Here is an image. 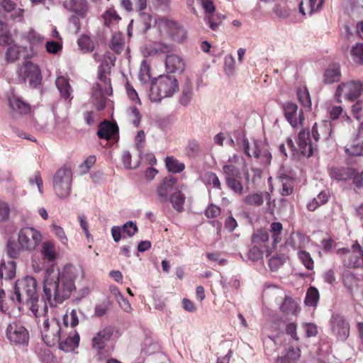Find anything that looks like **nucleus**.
I'll use <instances>...</instances> for the list:
<instances>
[{"mask_svg":"<svg viewBox=\"0 0 363 363\" xmlns=\"http://www.w3.org/2000/svg\"><path fill=\"white\" fill-rule=\"evenodd\" d=\"M82 273L81 267L72 264L65 265L61 272H55L52 267L48 269L43 285L44 298L51 306L62 303L70 297L76 289L74 281Z\"/></svg>","mask_w":363,"mask_h":363,"instance_id":"nucleus-1","label":"nucleus"},{"mask_svg":"<svg viewBox=\"0 0 363 363\" xmlns=\"http://www.w3.org/2000/svg\"><path fill=\"white\" fill-rule=\"evenodd\" d=\"M178 88V81L174 77L160 75L152 82L150 99L152 102H159L165 97L172 96Z\"/></svg>","mask_w":363,"mask_h":363,"instance_id":"nucleus-2","label":"nucleus"},{"mask_svg":"<svg viewBox=\"0 0 363 363\" xmlns=\"http://www.w3.org/2000/svg\"><path fill=\"white\" fill-rule=\"evenodd\" d=\"M38 284L32 277L26 276L21 279H18L14 286V293L11 296V300L14 303L24 305L25 302L34 299L37 294Z\"/></svg>","mask_w":363,"mask_h":363,"instance_id":"nucleus-3","label":"nucleus"},{"mask_svg":"<svg viewBox=\"0 0 363 363\" xmlns=\"http://www.w3.org/2000/svg\"><path fill=\"white\" fill-rule=\"evenodd\" d=\"M72 171L69 166L64 165L53 176V189L60 199L68 197L71 193Z\"/></svg>","mask_w":363,"mask_h":363,"instance_id":"nucleus-4","label":"nucleus"},{"mask_svg":"<svg viewBox=\"0 0 363 363\" xmlns=\"http://www.w3.org/2000/svg\"><path fill=\"white\" fill-rule=\"evenodd\" d=\"M242 147L245 153L250 157H254L262 164L267 165L271 163L272 155L261 141L255 140L252 146L250 145L247 138L242 140Z\"/></svg>","mask_w":363,"mask_h":363,"instance_id":"nucleus-5","label":"nucleus"},{"mask_svg":"<svg viewBox=\"0 0 363 363\" xmlns=\"http://www.w3.org/2000/svg\"><path fill=\"white\" fill-rule=\"evenodd\" d=\"M337 254L340 256L343 264L348 268L359 267L363 263V251L357 241L352 245L351 249H338Z\"/></svg>","mask_w":363,"mask_h":363,"instance_id":"nucleus-6","label":"nucleus"},{"mask_svg":"<svg viewBox=\"0 0 363 363\" xmlns=\"http://www.w3.org/2000/svg\"><path fill=\"white\" fill-rule=\"evenodd\" d=\"M61 326L56 318L46 319L41 329L42 337L45 343L50 346H55L61 339Z\"/></svg>","mask_w":363,"mask_h":363,"instance_id":"nucleus-7","label":"nucleus"},{"mask_svg":"<svg viewBox=\"0 0 363 363\" xmlns=\"http://www.w3.org/2000/svg\"><path fill=\"white\" fill-rule=\"evenodd\" d=\"M41 241L40 232L33 228H23L18 233V242L25 250H34Z\"/></svg>","mask_w":363,"mask_h":363,"instance_id":"nucleus-8","label":"nucleus"},{"mask_svg":"<svg viewBox=\"0 0 363 363\" xmlns=\"http://www.w3.org/2000/svg\"><path fill=\"white\" fill-rule=\"evenodd\" d=\"M363 91V84L359 81H350L340 84L335 91V96L338 102H340V97L343 96L350 101L357 99Z\"/></svg>","mask_w":363,"mask_h":363,"instance_id":"nucleus-9","label":"nucleus"},{"mask_svg":"<svg viewBox=\"0 0 363 363\" xmlns=\"http://www.w3.org/2000/svg\"><path fill=\"white\" fill-rule=\"evenodd\" d=\"M282 109L286 120L293 128H302L305 116L302 108L291 101H286L282 104Z\"/></svg>","mask_w":363,"mask_h":363,"instance_id":"nucleus-10","label":"nucleus"},{"mask_svg":"<svg viewBox=\"0 0 363 363\" xmlns=\"http://www.w3.org/2000/svg\"><path fill=\"white\" fill-rule=\"evenodd\" d=\"M6 335V337L16 345H27L29 341L28 331L16 322H12L7 325Z\"/></svg>","mask_w":363,"mask_h":363,"instance_id":"nucleus-11","label":"nucleus"},{"mask_svg":"<svg viewBox=\"0 0 363 363\" xmlns=\"http://www.w3.org/2000/svg\"><path fill=\"white\" fill-rule=\"evenodd\" d=\"M20 77L24 82L27 80L30 86L35 88L40 84L42 75L38 66L30 61H26L20 69Z\"/></svg>","mask_w":363,"mask_h":363,"instance_id":"nucleus-12","label":"nucleus"},{"mask_svg":"<svg viewBox=\"0 0 363 363\" xmlns=\"http://www.w3.org/2000/svg\"><path fill=\"white\" fill-rule=\"evenodd\" d=\"M156 25L162 35L172 37L174 40L179 39V36L184 34L183 28L172 20L164 18H159L156 21Z\"/></svg>","mask_w":363,"mask_h":363,"instance_id":"nucleus-13","label":"nucleus"},{"mask_svg":"<svg viewBox=\"0 0 363 363\" xmlns=\"http://www.w3.org/2000/svg\"><path fill=\"white\" fill-rule=\"evenodd\" d=\"M177 182L176 178L168 176L164 177L157 185L155 193L160 203H164L169 201L170 194L174 190Z\"/></svg>","mask_w":363,"mask_h":363,"instance_id":"nucleus-14","label":"nucleus"},{"mask_svg":"<svg viewBox=\"0 0 363 363\" xmlns=\"http://www.w3.org/2000/svg\"><path fill=\"white\" fill-rule=\"evenodd\" d=\"M333 333L340 340H345L350 335V324L341 315H335L331 318Z\"/></svg>","mask_w":363,"mask_h":363,"instance_id":"nucleus-15","label":"nucleus"},{"mask_svg":"<svg viewBox=\"0 0 363 363\" xmlns=\"http://www.w3.org/2000/svg\"><path fill=\"white\" fill-rule=\"evenodd\" d=\"M63 6L81 18H86L89 11L87 0H67L63 3Z\"/></svg>","mask_w":363,"mask_h":363,"instance_id":"nucleus-16","label":"nucleus"},{"mask_svg":"<svg viewBox=\"0 0 363 363\" xmlns=\"http://www.w3.org/2000/svg\"><path fill=\"white\" fill-rule=\"evenodd\" d=\"M312 136L316 143L319 140H327L332 133V124L329 121H322L315 123L312 128Z\"/></svg>","mask_w":363,"mask_h":363,"instance_id":"nucleus-17","label":"nucleus"},{"mask_svg":"<svg viewBox=\"0 0 363 363\" xmlns=\"http://www.w3.org/2000/svg\"><path fill=\"white\" fill-rule=\"evenodd\" d=\"M298 139L301 154L308 157H311L316 149V145L312 143L310 133L303 130L299 132Z\"/></svg>","mask_w":363,"mask_h":363,"instance_id":"nucleus-18","label":"nucleus"},{"mask_svg":"<svg viewBox=\"0 0 363 363\" xmlns=\"http://www.w3.org/2000/svg\"><path fill=\"white\" fill-rule=\"evenodd\" d=\"M118 134V127L116 123L105 120L101 122L97 130V135L100 139L109 140Z\"/></svg>","mask_w":363,"mask_h":363,"instance_id":"nucleus-19","label":"nucleus"},{"mask_svg":"<svg viewBox=\"0 0 363 363\" xmlns=\"http://www.w3.org/2000/svg\"><path fill=\"white\" fill-rule=\"evenodd\" d=\"M272 196L267 191H262L259 193H252L245 196L243 199V203L246 206L259 207L262 206L264 201H267L268 206H270Z\"/></svg>","mask_w":363,"mask_h":363,"instance_id":"nucleus-20","label":"nucleus"},{"mask_svg":"<svg viewBox=\"0 0 363 363\" xmlns=\"http://www.w3.org/2000/svg\"><path fill=\"white\" fill-rule=\"evenodd\" d=\"M113 335V329L106 327L98 332L92 338L93 348L101 351L106 347V342L110 340Z\"/></svg>","mask_w":363,"mask_h":363,"instance_id":"nucleus-21","label":"nucleus"},{"mask_svg":"<svg viewBox=\"0 0 363 363\" xmlns=\"http://www.w3.org/2000/svg\"><path fill=\"white\" fill-rule=\"evenodd\" d=\"M24 305L29 308L35 317L45 316L48 313L47 302L44 300H40L38 294L33 300L30 299L29 301L25 302Z\"/></svg>","mask_w":363,"mask_h":363,"instance_id":"nucleus-22","label":"nucleus"},{"mask_svg":"<svg viewBox=\"0 0 363 363\" xmlns=\"http://www.w3.org/2000/svg\"><path fill=\"white\" fill-rule=\"evenodd\" d=\"M9 105L13 112L18 114H28L31 111L29 104L15 95L9 97Z\"/></svg>","mask_w":363,"mask_h":363,"instance_id":"nucleus-23","label":"nucleus"},{"mask_svg":"<svg viewBox=\"0 0 363 363\" xmlns=\"http://www.w3.org/2000/svg\"><path fill=\"white\" fill-rule=\"evenodd\" d=\"M165 67L167 71L170 73L182 72L184 69V62L179 55L170 54L166 57Z\"/></svg>","mask_w":363,"mask_h":363,"instance_id":"nucleus-24","label":"nucleus"},{"mask_svg":"<svg viewBox=\"0 0 363 363\" xmlns=\"http://www.w3.org/2000/svg\"><path fill=\"white\" fill-rule=\"evenodd\" d=\"M329 172L331 178L337 181H346L352 178L355 169L351 167H332Z\"/></svg>","mask_w":363,"mask_h":363,"instance_id":"nucleus-25","label":"nucleus"},{"mask_svg":"<svg viewBox=\"0 0 363 363\" xmlns=\"http://www.w3.org/2000/svg\"><path fill=\"white\" fill-rule=\"evenodd\" d=\"M341 77L340 66L338 63H332L325 70L323 82L326 84L338 82Z\"/></svg>","mask_w":363,"mask_h":363,"instance_id":"nucleus-26","label":"nucleus"},{"mask_svg":"<svg viewBox=\"0 0 363 363\" xmlns=\"http://www.w3.org/2000/svg\"><path fill=\"white\" fill-rule=\"evenodd\" d=\"M79 335L74 331L73 334H69L65 340H60L59 348L65 352H71L78 347L79 342Z\"/></svg>","mask_w":363,"mask_h":363,"instance_id":"nucleus-27","label":"nucleus"},{"mask_svg":"<svg viewBox=\"0 0 363 363\" xmlns=\"http://www.w3.org/2000/svg\"><path fill=\"white\" fill-rule=\"evenodd\" d=\"M278 180L281 185V195L284 196L291 195L294 192V179L286 174H281L278 176Z\"/></svg>","mask_w":363,"mask_h":363,"instance_id":"nucleus-28","label":"nucleus"},{"mask_svg":"<svg viewBox=\"0 0 363 363\" xmlns=\"http://www.w3.org/2000/svg\"><path fill=\"white\" fill-rule=\"evenodd\" d=\"M40 252L43 255V259L48 262H54L57 259L56 247L52 241L47 240L43 242Z\"/></svg>","mask_w":363,"mask_h":363,"instance_id":"nucleus-29","label":"nucleus"},{"mask_svg":"<svg viewBox=\"0 0 363 363\" xmlns=\"http://www.w3.org/2000/svg\"><path fill=\"white\" fill-rule=\"evenodd\" d=\"M116 57L110 52L104 53L101 60V64L99 67V76L101 79L105 77V74L108 72L111 67L114 65Z\"/></svg>","mask_w":363,"mask_h":363,"instance_id":"nucleus-30","label":"nucleus"},{"mask_svg":"<svg viewBox=\"0 0 363 363\" xmlns=\"http://www.w3.org/2000/svg\"><path fill=\"white\" fill-rule=\"evenodd\" d=\"M301 350L299 348L289 347L286 354L277 358L275 363H296L300 358Z\"/></svg>","mask_w":363,"mask_h":363,"instance_id":"nucleus-31","label":"nucleus"},{"mask_svg":"<svg viewBox=\"0 0 363 363\" xmlns=\"http://www.w3.org/2000/svg\"><path fill=\"white\" fill-rule=\"evenodd\" d=\"M55 84L62 98L65 100L72 99V88L68 79L63 76L58 77L56 79Z\"/></svg>","mask_w":363,"mask_h":363,"instance_id":"nucleus-32","label":"nucleus"},{"mask_svg":"<svg viewBox=\"0 0 363 363\" xmlns=\"http://www.w3.org/2000/svg\"><path fill=\"white\" fill-rule=\"evenodd\" d=\"M185 200L186 196L181 191H177L171 194L169 198L172 208L178 213H181L184 211Z\"/></svg>","mask_w":363,"mask_h":363,"instance_id":"nucleus-33","label":"nucleus"},{"mask_svg":"<svg viewBox=\"0 0 363 363\" xmlns=\"http://www.w3.org/2000/svg\"><path fill=\"white\" fill-rule=\"evenodd\" d=\"M16 264L14 261L2 262L0 264V277L11 279L16 275Z\"/></svg>","mask_w":363,"mask_h":363,"instance_id":"nucleus-34","label":"nucleus"},{"mask_svg":"<svg viewBox=\"0 0 363 363\" xmlns=\"http://www.w3.org/2000/svg\"><path fill=\"white\" fill-rule=\"evenodd\" d=\"M165 166L167 170L173 173H180L185 169L184 162H180L174 156H167L165 160Z\"/></svg>","mask_w":363,"mask_h":363,"instance_id":"nucleus-35","label":"nucleus"},{"mask_svg":"<svg viewBox=\"0 0 363 363\" xmlns=\"http://www.w3.org/2000/svg\"><path fill=\"white\" fill-rule=\"evenodd\" d=\"M125 47V39L121 33H116L113 35L109 43V48L116 54H120Z\"/></svg>","mask_w":363,"mask_h":363,"instance_id":"nucleus-36","label":"nucleus"},{"mask_svg":"<svg viewBox=\"0 0 363 363\" xmlns=\"http://www.w3.org/2000/svg\"><path fill=\"white\" fill-rule=\"evenodd\" d=\"M104 25L108 28H113L119 21L120 16L117 14L116 11L113 9H108L102 16Z\"/></svg>","mask_w":363,"mask_h":363,"instance_id":"nucleus-37","label":"nucleus"},{"mask_svg":"<svg viewBox=\"0 0 363 363\" xmlns=\"http://www.w3.org/2000/svg\"><path fill=\"white\" fill-rule=\"evenodd\" d=\"M328 201V195L325 191H321L315 198H313L307 203V209L310 211H314L319 206L326 203Z\"/></svg>","mask_w":363,"mask_h":363,"instance_id":"nucleus-38","label":"nucleus"},{"mask_svg":"<svg viewBox=\"0 0 363 363\" xmlns=\"http://www.w3.org/2000/svg\"><path fill=\"white\" fill-rule=\"evenodd\" d=\"M319 298L318 290L314 286H310L307 290L304 303L308 306L315 307L319 301Z\"/></svg>","mask_w":363,"mask_h":363,"instance_id":"nucleus-39","label":"nucleus"},{"mask_svg":"<svg viewBox=\"0 0 363 363\" xmlns=\"http://www.w3.org/2000/svg\"><path fill=\"white\" fill-rule=\"evenodd\" d=\"M359 138H357L354 143L345 147V152L348 155L354 157L363 155V141H360Z\"/></svg>","mask_w":363,"mask_h":363,"instance_id":"nucleus-40","label":"nucleus"},{"mask_svg":"<svg viewBox=\"0 0 363 363\" xmlns=\"http://www.w3.org/2000/svg\"><path fill=\"white\" fill-rule=\"evenodd\" d=\"M201 152V146L199 143L196 140H190L188 141L185 147V155L190 158L196 157Z\"/></svg>","mask_w":363,"mask_h":363,"instance_id":"nucleus-41","label":"nucleus"},{"mask_svg":"<svg viewBox=\"0 0 363 363\" xmlns=\"http://www.w3.org/2000/svg\"><path fill=\"white\" fill-rule=\"evenodd\" d=\"M113 305V301L107 297L102 302L96 304L94 308V314L96 317L101 318L106 314Z\"/></svg>","mask_w":363,"mask_h":363,"instance_id":"nucleus-42","label":"nucleus"},{"mask_svg":"<svg viewBox=\"0 0 363 363\" xmlns=\"http://www.w3.org/2000/svg\"><path fill=\"white\" fill-rule=\"evenodd\" d=\"M296 303L290 297H286L280 307L281 312L286 315H294L297 311Z\"/></svg>","mask_w":363,"mask_h":363,"instance_id":"nucleus-43","label":"nucleus"},{"mask_svg":"<svg viewBox=\"0 0 363 363\" xmlns=\"http://www.w3.org/2000/svg\"><path fill=\"white\" fill-rule=\"evenodd\" d=\"M22 250H25V249H23L18 242L17 243L14 240L8 241L6 253L11 258L17 259L19 257Z\"/></svg>","mask_w":363,"mask_h":363,"instance_id":"nucleus-44","label":"nucleus"},{"mask_svg":"<svg viewBox=\"0 0 363 363\" xmlns=\"http://www.w3.org/2000/svg\"><path fill=\"white\" fill-rule=\"evenodd\" d=\"M297 96L301 105L308 110L311 108V101L308 90L306 87L298 88L297 90Z\"/></svg>","mask_w":363,"mask_h":363,"instance_id":"nucleus-45","label":"nucleus"},{"mask_svg":"<svg viewBox=\"0 0 363 363\" xmlns=\"http://www.w3.org/2000/svg\"><path fill=\"white\" fill-rule=\"evenodd\" d=\"M240 179V177L225 178L227 186L233 191L240 195L243 193L244 190V187Z\"/></svg>","mask_w":363,"mask_h":363,"instance_id":"nucleus-46","label":"nucleus"},{"mask_svg":"<svg viewBox=\"0 0 363 363\" xmlns=\"http://www.w3.org/2000/svg\"><path fill=\"white\" fill-rule=\"evenodd\" d=\"M343 284L352 294L354 288L357 286V278L352 273L347 272L343 274Z\"/></svg>","mask_w":363,"mask_h":363,"instance_id":"nucleus-47","label":"nucleus"},{"mask_svg":"<svg viewBox=\"0 0 363 363\" xmlns=\"http://www.w3.org/2000/svg\"><path fill=\"white\" fill-rule=\"evenodd\" d=\"M12 42V36L6 25L0 21V45H8Z\"/></svg>","mask_w":363,"mask_h":363,"instance_id":"nucleus-48","label":"nucleus"},{"mask_svg":"<svg viewBox=\"0 0 363 363\" xmlns=\"http://www.w3.org/2000/svg\"><path fill=\"white\" fill-rule=\"evenodd\" d=\"M283 225L280 222H273L270 224V232L273 239V243L277 245L281 240V232Z\"/></svg>","mask_w":363,"mask_h":363,"instance_id":"nucleus-49","label":"nucleus"},{"mask_svg":"<svg viewBox=\"0 0 363 363\" xmlns=\"http://www.w3.org/2000/svg\"><path fill=\"white\" fill-rule=\"evenodd\" d=\"M77 44L80 49L84 52H91L94 48L92 40L86 35H82L78 39Z\"/></svg>","mask_w":363,"mask_h":363,"instance_id":"nucleus-50","label":"nucleus"},{"mask_svg":"<svg viewBox=\"0 0 363 363\" xmlns=\"http://www.w3.org/2000/svg\"><path fill=\"white\" fill-rule=\"evenodd\" d=\"M63 323L66 327L69 325L72 328L79 324V319L76 310L73 309L69 313H67L63 316Z\"/></svg>","mask_w":363,"mask_h":363,"instance_id":"nucleus-51","label":"nucleus"},{"mask_svg":"<svg viewBox=\"0 0 363 363\" xmlns=\"http://www.w3.org/2000/svg\"><path fill=\"white\" fill-rule=\"evenodd\" d=\"M352 60L355 63L363 64V43H357L351 50Z\"/></svg>","mask_w":363,"mask_h":363,"instance_id":"nucleus-52","label":"nucleus"},{"mask_svg":"<svg viewBox=\"0 0 363 363\" xmlns=\"http://www.w3.org/2000/svg\"><path fill=\"white\" fill-rule=\"evenodd\" d=\"M128 112L129 120L135 128H138L142 118L139 110L135 106H130Z\"/></svg>","mask_w":363,"mask_h":363,"instance_id":"nucleus-53","label":"nucleus"},{"mask_svg":"<svg viewBox=\"0 0 363 363\" xmlns=\"http://www.w3.org/2000/svg\"><path fill=\"white\" fill-rule=\"evenodd\" d=\"M299 259L308 270L313 269L314 262L309 252L301 250L298 252Z\"/></svg>","mask_w":363,"mask_h":363,"instance_id":"nucleus-54","label":"nucleus"},{"mask_svg":"<svg viewBox=\"0 0 363 363\" xmlns=\"http://www.w3.org/2000/svg\"><path fill=\"white\" fill-rule=\"evenodd\" d=\"M201 4L206 13V18L211 22L212 13H215L216 7L211 0H200Z\"/></svg>","mask_w":363,"mask_h":363,"instance_id":"nucleus-55","label":"nucleus"},{"mask_svg":"<svg viewBox=\"0 0 363 363\" xmlns=\"http://www.w3.org/2000/svg\"><path fill=\"white\" fill-rule=\"evenodd\" d=\"M204 179L205 182L208 184H211L213 188L220 189H221V184L220 182V180L218 177V176L212 172H206L204 174Z\"/></svg>","mask_w":363,"mask_h":363,"instance_id":"nucleus-56","label":"nucleus"},{"mask_svg":"<svg viewBox=\"0 0 363 363\" xmlns=\"http://www.w3.org/2000/svg\"><path fill=\"white\" fill-rule=\"evenodd\" d=\"M223 172L225 178L240 177V175L239 168L233 164H225L223 167Z\"/></svg>","mask_w":363,"mask_h":363,"instance_id":"nucleus-57","label":"nucleus"},{"mask_svg":"<svg viewBox=\"0 0 363 363\" xmlns=\"http://www.w3.org/2000/svg\"><path fill=\"white\" fill-rule=\"evenodd\" d=\"M285 262V257L281 255H276L271 257L269 260V267L273 272L278 270Z\"/></svg>","mask_w":363,"mask_h":363,"instance_id":"nucleus-58","label":"nucleus"},{"mask_svg":"<svg viewBox=\"0 0 363 363\" xmlns=\"http://www.w3.org/2000/svg\"><path fill=\"white\" fill-rule=\"evenodd\" d=\"M96 157L95 155H89L87 157L83 163L79 166V170L82 174L87 173L91 167L96 163Z\"/></svg>","mask_w":363,"mask_h":363,"instance_id":"nucleus-59","label":"nucleus"},{"mask_svg":"<svg viewBox=\"0 0 363 363\" xmlns=\"http://www.w3.org/2000/svg\"><path fill=\"white\" fill-rule=\"evenodd\" d=\"M324 0H307L306 2L308 6V14L311 15L322 9Z\"/></svg>","mask_w":363,"mask_h":363,"instance_id":"nucleus-60","label":"nucleus"},{"mask_svg":"<svg viewBox=\"0 0 363 363\" xmlns=\"http://www.w3.org/2000/svg\"><path fill=\"white\" fill-rule=\"evenodd\" d=\"M139 21L143 25V30L147 31L151 27L152 17L147 13L140 12L139 14Z\"/></svg>","mask_w":363,"mask_h":363,"instance_id":"nucleus-61","label":"nucleus"},{"mask_svg":"<svg viewBox=\"0 0 363 363\" xmlns=\"http://www.w3.org/2000/svg\"><path fill=\"white\" fill-rule=\"evenodd\" d=\"M19 48L16 45L9 47L6 52V60L7 62H14L19 57Z\"/></svg>","mask_w":363,"mask_h":363,"instance_id":"nucleus-62","label":"nucleus"},{"mask_svg":"<svg viewBox=\"0 0 363 363\" xmlns=\"http://www.w3.org/2000/svg\"><path fill=\"white\" fill-rule=\"evenodd\" d=\"M248 257L252 261H258L263 257V250L259 246L254 245L250 249Z\"/></svg>","mask_w":363,"mask_h":363,"instance_id":"nucleus-63","label":"nucleus"},{"mask_svg":"<svg viewBox=\"0 0 363 363\" xmlns=\"http://www.w3.org/2000/svg\"><path fill=\"white\" fill-rule=\"evenodd\" d=\"M221 208L213 203H211L205 211V216L208 218H215L220 216Z\"/></svg>","mask_w":363,"mask_h":363,"instance_id":"nucleus-64","label":"nucleus"}]
</instances>
